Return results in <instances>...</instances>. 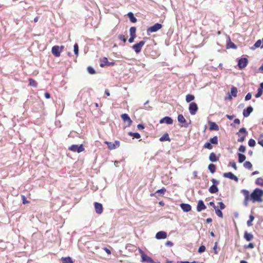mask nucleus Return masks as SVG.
<instances>
[{"label":"nucleus","instance_id":"393cba45","mask_svg":"<svg viewBox=\"0 0 263 263\" xmlns=\"http://www.w3.org/2000/svg\"><path fill=\"white\" fill-rule=\"evenodd\" d=\"M244 238L247 241H251L253 238V235L252 233H249L247 231L245 232Z\"/></svg>","mask_w":263,"mask_h":263},{"label":"nucleus","instance_id":"ddd939ff","mask_svg":"<svg viewBox=\"0 0 263 263\" xmlns=\"http://www.w3.org/2000/svg\"><path fill=\"white\" fill-rule=\"evenodd\" d=\"M141 261L143 262L146 263H160V262H156L154 261V260L147 256L145 253H142V257H141Z\"/></svg>","mask_w":263,"mask_h":263},{"label":"nucleus","instance_id":"20e7f679","mask_svg":"<svg viewBox=\"0 0 263 263\" xmlns=\"http://www.w3.org/2000/svg\"><path fill=\"white\" fill-rule=\"evenodd\" d=\"M162 27V25L160 23H156L152 26L149 27L147 30V35H149L151 33L156 32L159 29H160Z\"/></svg>","mask_w":263,"mask_h":263},{"label":"nucleus","instance_id":"6e6552de","mask_svg":"<svg viewBox=\"0 0 263 263\" xmlns=\"http://www.w3.org/2000/svg\"><path fill=\"white\" fill-rule=\"evenodd\" d=\"M177 120H178V121L180 124H181V126L182 127H184L185 128L188 127L189 124H191V121L189 123H187L186 122L185 119L184 118V117H183V116L182 114L178 115V117H177Z\"/></svg>","mask_w":263,"mask_h":263},{"label":"nucleus","instance_id":"39448f33","mask_svg":"<svg viewBox=\"0 0 263 263\" xmlns=\"http://www.w3.org/2000/svg\"><path fill=\"white\" fill-rule=\"evenodd\" d=\"M68 149L73 152H77L80 153L84 150L83 144L80 145L77 144H73L69 147Z\"/></svg>","mask_w":263,"mask_h":263},{"label":"nucleus","instance_id":"864d4df0","mask_svg":"<svg viewBox=\"0 0 263 263\" xmlns=\"http://www.w3.org/2000/svg\"><path fill=\"white\" fill-rule=\"evenodd\" d=\"M252 97V94L250 92H249L247 94V95L245 97V101H247L250 100L251 99Z\"/></svg>","mask_w":263,"mask_h":263},{"label":"nucleus","instance_id":"e433bc0d","mask_svg":"<svg viewBox=\"0 0 263 263\" xmlns=\"http://www.w3.org/2000/svg\"><path fill=\"white\" fill-rule=\"evenodd\" d=\"M243 166L247 169H251L252 167V164L250 161H246L243 163Z\"/></svg>","mask_w":263,"mask_h":263},{"label":"nucleus","instance_id":"4d7b16f0","mask_svg":"<svg viewBox=\"0 0 263 263\" xmlns=\"http://www.w3.org/2000/svg\"><path fill=\"white\" fill-rule=\"evenodd\" d=\"M246 248L253 249L254 248V245L253 243H249L248 246H245Z\"/></svg>","mask_w":263,"mask_h":263},{"label":"nucleus","instance_id":"338daca9","mask_svg":"<svg viewBox=\"0 0 263 263\" xmlns=\"http://www.w3.org/2000/svg\"><path fill=\"white\" fill-rule=\"evenodd\" d=\"M226 117L229 120H232L234 118L235 116L234 115L231 116V115H227Z\"/></svg>","mask_w":263,"mask_h":263},{"label":"nucleus","instance_id":"69168bd1","mask_svg":"<svg viewBox=\"0 0 263 263\" xmlns=\"http://www.w3.org/2000/svg\"><path fill=\"white\" fill-rule=\"evenodd\" d=\"M44 95H45V97L46 99H49L50 98V94L48 92H46L45 93Z\"/></svg>","mask_w":263,"mask_h":263},{"label":"nucleus","instance_id":"774afa93","mask_svg":"<svg viewBox=\"0 0 263 263\" xmlns=\"http://www.w3.org/2000/svg\"><path fill=\"white\" fill-rule=\"evenodd\" d=\"M209 204L213 206V208L214 209H216V208H217V206L215 205V203H214V202L213 201H211L210 203H209Z\"/></svg>","mask_w":263,"mask_h":263},{"label":"nucleus","instance_id":"5fc2aeb1","mask_svg":"<svg viewBox=\"0 0 263 263\" xmlns=\"http://www.w3.org/2000/svg\"><path fill=\"white\" fill-rule=\"evenodd\" d=\"M218 204L220 206V209L219 210H223L225 209L226 208V205H224V204L222 202H218Z\"/></svg>","mask_w":263,"mask_h":263},{"label":"nucleus","instance_id":"423d86ee","mask_svg":"<svg viewBox=\"0 0 263 263\" xmlns=\"http://www.w3.org/2000/svg\"><path fill=\"white\" fill-rule=\"evenodd\" d=\"M145 42L144 41H141L139 43L134 44L132 46V48L134 50L136 53L140 52L142 47L145 44Z\"/></svg>","mask_w":263,"mask_h":263},{"label":"nucleus","instance_id":"aec40b11","mask_svg":"<svg viewBox=\"0 0 263 263\" xmlns=\"http://www.w3.org/2000/svg\"><path fill=\"white\" fill-rule=\"evenodd\" d=\"M167 237V233L164 231H159L156 234V238L157 239H165Z\"/></svg>","mask_w":263,"mask_h":263},{"label":"nucleus","instance_id":"7ed1b4c3","mask_svg":"<svg viewBox=\"0 0 263 263\" xmlns=\"http://www.w3.org/2000/svg\"><path fill=\"white\" fill-rule=\"evenodd\" d=\"M211 181L212 182L213 184L210 187L209 191L211 194L216 193L218 191L217 185L219 183V182L214 178L211 180Z\"/></svg>","mask_w":263,"mask_h":263},{"label":"nucleus","instance_id":"a878e982","mask_svg":"<svg viewBox=\"0 0 263 263\" xmlns=\"http://www.w3.org/2000/svg\"><path fill=\"white\" fill-rule=\"evenodd\" d=\"M261 43H262V42H261V41L260 40H257V41L255 43V44H254V45H253V46L251 47L250 48V49L251 50H254L255 48H258V47H261Z\"/></svg>","mask_w":263,"mask_h":263},{"label":"nucleus","instance_id":"2eb2a0df","mask_svg":"<svg viewBox=\"0 0 263 263\" xmlns=\"http://www.w3.org/2000/svg\"><path fill=\"white\" fill-rule=\"evenodd\" d=\"M173 122V120L172 118L166 116L162 118L159 123L160 124L166 123V124H172Z\"/></svg>","mask_w":263,"mask_h":263},{"label":"nucleus","instance_id":"a211bd4d","mask_svg":"<svg viewBox=\"0 0 263 263\" xmlns=\"http://www.w3.org/2000/svg\"><path fill=\"white\" fill-rule=\"evenodd\" d=\"M253 108L251 106L247 107L243 110V116L244 117H248L250 116L251 113L253 111Z\"/></svg>","mask_w":263,"mask_h":263},{"label":"nucleus","instance_id":"5701e85b","mask_svg":"<svg viewBox=\"0 0 263 263\" xmlns=\"http://www.w3.org/2000/svg\"><path fill=\"white\" fill-rule=\"evenodd\" d=\"M210 130H216L217 131L219 130V126L218 125L214 122H210Z\"/></svg>","mask_w":263,"mask_h":263},{"label":"nucleus","instance_id":"f8f14e48","mask_svg":"<svg viewBox=\"0 0 263 263\" xmlns=\"http://www.w3.org/2000/svg\"><path fill=\"white\" fill-rule=\"evenodd\" d=\"M64 46H61L60 48L58 46H54L52 47L51 52L53 55L56 57H59L60 55L61 49H63Z\"/></svg>","mask_w":263,"mask_h":263},{"label":"nucleus","instance_id":"1a4fd4ad","mask_svg":"<svg viewBox=\"0 0 263 263\" xmlns=\"http://www.w3.org/2000/svg\"><path fill=\"white\" fill-rule=\"evenodd\" d=\"M136 28L135 27H132L129 29L130 37L128 39V42L130 43H133L136 37Z\"/></svg>","mask_w":263,"mask_h":263},{"label":"nucleus","instance_id":"a19ab883","mask_svg":"<svg viewBox=\"0 0 263 263\" xmlns=\"http://www.w3.org/2000/svg\"><path fill=\"white\" fill-rule=\"evenodd\" d=\"M105 143L107 144L109 149H116L114 143L111 142H106Z\"/></svg>","mask_w":263,"mask_h":263},{"label":"nucleus","instance_id":"f03ea898","mask_svg":"<svg viewBox=\"0 0 263 263\" xmlns=\"http://www.w3.org/2000/svg\"><path fill=\"white\" fill-rule=\"evenodd\" d=\"M247 131L246 128H241L239 132L236 133L239 138L237 139V141L239 142H242L245 141L246 135L247 134Z\"/></svg>","mask_w":263,"mask_h":263},{"label":"nucleus","instance_id":"0eeeda50","mask_svg":"<svg viewBox=\"0 0 263 263\" xmlns=\"http://www.w3.org/2000/svg\"><path fill=\"white\" fill-rule=\"evenodd\" d=\"M248 64V60L246 58H241L238 61L237 66L239 69L245 68Z\"/></svg>","mask_w":263,"mask_h":263},{"label":"nucleus","instance_id":"0e129e2a","mask_svg":"<svg viewBox=\"0 0 263 263\" xmlns=\"http://www.w3.org/2000/svg\"><path fill=\"white\" fill-rule=\"evenodd\" d=\"M217 247V242H216L215 243V245L213 247V250H214V252L216 254H217V252L216 251Z\"/></svg>","mask_w":263,"mask_h":263},{"label":"nucleus","instance_id":"f3484780","mask_svg":"<svg viewBox=\"0 0 263 263\" xmlns=\"http://www.w3.org/2000/svg\"><path fill=\"white\" fill-rule=\"evenodd\" d=\"M95 209L96 212L98 214H101L103 212V206L101 203L96 202L95 203Z\"/></svg>","mask_w":263,"mask_h":263},{"label":"nucleus","instance_id":"f704fd0d","mask_svg":"<svg viewBox=\"0 0 263 263\" xmlns=\"http://www.w3.org/2000/svg\"><path fill=\"white\" fill-rule=\"evenodd\" d=\"M254 219V217L252 215L249 216V219L247 221V225L248 227L252 226V221Z\"/></svg>","mask_w":263,"mask_h":263},{"label":"nucleus","instance_id":"09e8293b","mask_svg":"<svg viewBox=\"0 0 263 263\" xmlns=\"http://www.w3.org/2000/svg\"><path fill=\"white\" fill-rule=\"evenodd\" d=\"M246 149V146L243 145H240L238 148L239 152H241V153L245 152Z\"/></svg>","mask_w":263,"mask_h":263},{"label":"nucleus","instance_id":"052dcab7","mask_svg":"<svg viewBox=\"0 0 263 263\" xmlns=\"http://www.w3.org/2000/svg\"><path fill=\"white\" fill-rule=\"evenodd\" d=\"M22 197L23 203V204H26V203L28 202V201L27 200V199H26V198L25 196L22 195Z\"/></svg>","mask_w":263,"mask_h":263},{"label":"nucleus","instance_id":"de8ad7c7","mask_svg":"<svg viewBox=\"0 0 263 263\" xmlns=\"http://www.w3.org/2000/svg\"><path fill=\"white\" fill-rule=\"evenodd\" d=\"M229 165L233 167L235 170H237V167L236 164L234 161L230 162Z\"/></svg>","mask_w":263,"mask_h":263},{"label":"nucleus","instance_id":"e2e57ef3","mask_svg":"<svg viewBox=\"0 0 263 263\" xmlns=\"http://www.w3.org/2000/svg\"><path fill=\"white\" fill-rule=\"evenodd\" d=\"M72 258L69 256L67 257V263H73Z\"/></svg>","mask_w":263,"mask_h":263},{"label":"nucleus","instance_id":"72a5a7b5","mask_svg":"<svg viewBox=\"0 0 263 263\" xmlns=\"http://www.w3.org/2000/svg\"><path fill=\"white\" fill-rule=\"evenodd\" d=\"M194 99H195L194 96L191 94L187 95L185 97L186 101L187 103L190 102L194 100Z\"/></svg>","mask_w":263,"mask_h":263},{"label":"nucleus","instance_id":"412c9836","mask_svg":"<svg viewBox=\"0 0 263 263\" xmlns=\"http://www.w3.org/2000/svg\"><path fill=\"white\" fill-rule=\"evenodd\" d=\"M180 206L181 209L185 212H188L191 210L192 207L191 205L187 203H181Z\"/></svg>","mask_w":263,"mask_h":263},{"label":"nucleus","instance_id":"7c9ffc66","mask_svg":"<svg viewBox=\"0 0 263 263\" xmlns=\"http://www.w3.org/2000/svg\"><path fill=\"white\" fill-rule=\"evenodd\" d=\"M209 142L212 144H215V145L217 144L218 142V139L217 136H215L213 137V138H210Z\"/></svg>","mask_w":263,"mask_h":263},{"label":"nucleus","instance_id":"603ef678","mask_svg":"<svg viewBox=\"0 0 263 263\" xmlns=\"http://www.w3.org/2000/svg\"><path fill=\"white\" fill-rule=\"evenodd\" d=\"M119 39L122 41L124 43H125L126 42V38L124 35L120 34L119 35Z\"/></svg>","mask_w":263,"mask_h":263},{"label":"nucleus","instance_id":"cd10ccee","mask_svg":"<svg viewBox=\"0 0 263 263\" xmlns=\"http://www.w3.org/2000/svg\"><path fill=\"white\" fill-rule=\"evenodd\" d=\"M238 161L239 163H242L246 159V157L245 155L238 153Z\"/></svg>","mask_w":263,"mask_h":263},{"label":"nucleus","instance_id":"c9c22d12","mask_svg":"<svg viewBox=\"0 0 263 263\" xmlns=\"http://www.w3.org/2000/svg\"><path fill=\"white\" fill-rule=\"evenodd\" d=\"M255 183L258 185L263 186V178L261 177L258 178L256 180Z\"/></svg>","mask_w":263,"mask_h":263},{"label":"nucleus","instance_id":"c756f323","mask_svg":"<svg viewBox=\"0 0 263 263\" xmlns=\"http://www.w3.org/2000/svg\"><path fill=\"white\" fill-rule=\"evenodd\" d=\"M216 165L214 164L211 163L208 166V169L212 174H213L216 171Z\"/></svg>","mask_w":263,"mask_h":263},{"label":"nucleus","instance_id":"37998d69","mask_svg":"<svg viewBox=\"0 0 263 263\" xmlns=\"http://www.w3.org/2000/svg\"><path fill=\"white\" fill-rule=\"evenodd\" d=\"M228 48H232V49H236L237 46L233 42H230L229 43L227 44Z\"/></svg>","mask_w":263,"mask_h":263},{"label":"nucleus","instance_id":"ea45409f","mask_svg":"<svg viewBox=\"0 0 263 263\" xmlns=\"http://www.w3.org/2000/svg\"><path fill=\"white\" fill-rule=\"evenodd\" d=\"M215 210L216 214L219 217H220V218H222L223 217V214H222V212H221V210H219V209H217L216 208V209H215Z\"/></svg>","mask_w":263,"mask_h":263},{"label":"nucleus","instance_id":"bb28decb","mask_svg":"<svg viewBox=\"0 0 263 263\" xmlns=\"http://www.w3.org/2000/svg\"><path fill=\"white\" fill-rule=\"evenodd\" d=\"M127 16L132 23H136L137 21V18L134 16L133 13L129 12L127 13Z\"/></svg>","mask_w":263,"mask_h":263},{"label":"nucleus","instance_id":"4468645a","mask_svg":"<svg viewBox=\"0 0 263 263\" xmlns=\"http://www.w3.org/2000/svg\"><path fill=\"white\" fill-rule=\"evenodd\" d=\"M223 176L225 178H229L231 180H234L236 182L238 181V177L231 172L224 173L223 174Z\"/></svg>","mask_w":263,"mask_h":263},{"label":"nucleus","instance_id":"473e14b6","mask_svg":"<svg viewBox=\"0 0 263 263\" xmlns=\"http://www.w3.org/2000/svg\"><path fill=\"white\" fill-rule=\"evenodd\" d=\"M29 85L31 86H32L33 87H37V83L34 80H33V79L29 78Z\"/></svg>","mask_w":263,"mask_h":263},{"label":"nucleus","instance_id":"4be33fe9","mask_svg":"<svg viewBox=\"0 0 263 263\" xmlns=\"http://www.w3.org/2000/svg\"><path fill=\"white\" fill-rule=\"evenodd\" d=\"M105 66H109L110 64H109L107 58L104 57L100 60V66L101 67H104Z\"/></svg>","mask_w":263,"mask_h":263},{"label":"nucleus","instance_id":"2f4dec72","mask_svg":"<svg viewBox=\"0 0 263 263\" xmlns=\"http://www.w3.org/2000/svg\"><path fill=\"white\" fill-rule=\"evenodd\" d=\"M237 89L236 87L233 86L231 88V95L234 97H237Z\"/></svg>","mask_w":263,"mask_h":263},{"label":"nucleus","instance_id":"a18cd8bd","mask_svg":"<svg viewBox=\"0 0 263 263\" xmlns=\"http://www.w3.org/2000/svg\"><path fill=\"white\" fill-rule=\"evenodd\" d=\"M203 147L205 148H207L209 149H212L213 148V146L212 145V144L210 142L205 143Z\"/></svg>","mask_w":263,"mask_h":263},{"label":"nucleus","instance_id":"3c124183","mask_svg":"<svg viewBox=\"0 0 263 263\" xmlns=\"http://www.w3.org/2000/svg\"><path fill=\"white\" fill-rule=\"evenodd\" d=\"M262 95V91L261 90V89H259V88H258L257 92L255 95V97L259 98Z\"/></svg>","mask_w":263,"mask_h":263},{"label":"nucleus","instance_id":"dca6fc26","mask_svg":"<svg viewBox=\"0 0 263 263\" xmlns=\"http://www.w3.org/2000/svg\"><path fill=\"white\" fill-rule=\"evenodd\" d=\"M121 117L124 122H127L128 126H130L132 124L133 121L127 114H123L121 115Z\"/></svg>","mask_w":263,"mask_h":263},{"label":"nucleus","instance_id":"49530a36","mask_svg":"<svg viewBox=\"0 0 263 263\" xmlns=\"http://www.w3.org/2000/svg\"><path fill=\"white\" fill-rule=\"evenodd\" d=\"M205 247L203 245H201L198 248V252L199 253H202L204 252L205 251Z\"/></svg>","mask_w":263,"mask_h":263},{"label":"nucleus","instance_id":"6e6d98bb","mask_svg":"<svg viewBox=\"0 0 263 263\" xmlns=\"http://www.w3.org/2000/svg\"><path fill=\"white\" fill-rule=\"evenodd\" d=\"M141 137L140 134L138 133H134L133 134V138L135 139H139Z\"/></svg>","mask_w":263,"mask_h":263},{"label":"nucleus","instance_id":"6ab92c4d","mask_svg":"<svg viewBox=\"0 0 263 263\" xmlns=\"http://www.w3.org/2000/svg\"><path fill=\"white\" fill-rule=\"evenodd\" d=\"M196 208L197 211L198 212H201V211L205 210L206 208V207L204 204L203 201L200 200L198 201Z\"/></svg>","mask_w":263,"mask_h":263},{"label":"nucleus","instance_id":"4c0bfd02","mask_svg":"<svg viewBox=\"0 0 263 263\" xmlns=\"http://www.w3.org/2000/svg\"><path fill=\"white\" fill-rule=\"evenodd\" d=\"M258 143L263 147V133H261L259 135L258 139Z\"/></svg>","mask_w":263,"mask_h":263},{"label":"nucleus","instance_id":"f257e3e1","mask_svg":"<svg viewBox=\"0 0 263 263\" xmlns=\"http://www.w3.org/2000/svg\"><path fill=\"white\" fill-rule=\"evenodd\" d=\"M250 200L253 202L262 201V197H263V190L258 188H256L253 190L251 194H250Z\"/></svg>","mask_w":263,"mask_h":263},{"label":"nucleus","instance_id":"13d9d810","mask_svg":"<svg viewBox=\"0 0 263 263\" xmlns=\"http://www.w3.org/2000/svg\"><path fill=\"white\" fill-rule=\"evenodd\" d=\"M173 245H174L173 243L171 241H167L165 242V245L168 247H171L173 246Z\"/></svg>","mask_w":263,"mask_h":263},{"label":"nucleus","instance_id":"8fccbe9b","mask_svg":"<svg viewBox=\"0 0 263 263\" xmlns=\"http://www.w3.org/2000/svg\"><path fill=\"white\" fill-rule=\"evenodd\" d=\"M165 192H166V189L164 187H163L161 189L157 190L156 193L164 194Z\"/></svg>","mask_w":263,"mask_h":263},{"label":"nucleus","instance_id":"9b49d317","mask_svg":"<svg viewBox=\"0 0 263 263\" xmlns=\"http://www.w3.org/2000/svg\"><path fill=\"white\" fill-rule=\"evenodd\" d=\"M241 193L243 194V195L245 196V200L243 201V205L246 206H248V201L250 200V193L249 192L245 189L242 190L241 191Z\"/></svg>","mask_w":263,"mask_h":263},{"label":"nucleus","instance_id":"58836bf2","mask_svg":"<svg viewBox=\"0 0 263 263\" xmlns=\"http://www.w3.org/2000/svg\"><path fill=\"white\" fill-rule=\"evenodd\" d=\"M88 72L90 74H94L96 73V71L93 67L89 66L87 68Z\"/></svg>","mask_w":263,"mask_h":263},{"label":"nucleus","instance_id":"680f3d73","mask_svg":"<svg viewBox=\"0 0 263 263\" xmlns=\"http://www.w3.org/2000/svg\"><path fill=\"white\" fill-rule=\"evenodd\" d=\"M114 144L116 148L120 146V142L119 141H115Z\"/></svg>","mask_w":263,"mask_h":263},{"label":"nucleus","instance_id":"9d476101","mask_svg":"<svg viewBox=\"0 0 263 263\" xmlns=\"http://www.w3.org/2000/svg\"><path fill=\"white\" fill-rule=\"evenodd\" d=\"M198 107L195 102H191L189 105V109L191 115H194L196 114Z\"/></svg>","mask_w":263,"mask_h":263},{"label":"nucleus","instance_id":"79ce46f5","mask_svg":"<svg viewBox=\"0 0 263 263\" xmlns=\"http://www.w3.org/2000/svg\"><path fill=\"white\" fill-rule=\"evenodd\" d=\"M248 144H249V146H250V147H254L256 144V142L254 139H250L249 140Z\"/></svg>","mask_w":263,"mask_h":263},{"label":"nucleus","instance_id":"c85d7f7f","mask_svg":"<svg viewBox=\"0 0 263 263\" xmlns=\"http://www.w3.org/2000/svg\"><path fill=\"white\" fill-rule=\"evenodd\" d=\"M159 140L161 142L164 141H168L169 142L171 141V139L167 133L164 134L160 138Z\"/></svg>","mask_w":263,"mask_h":263},{"label":"nucleus","instance_id":"bf43d9fd","mask_svg":"<svg viewBox=\"0 0 263 263\" xmlns=\"http://www.w3.org/2000/svg\"><path fill=\"white\" fill-rule=\"evenodd\" d=\"M137 128L140 130L144 129V126L143 124H139L137 125Z\"/></svg>","mask_w":263,"mask_h":263},{"label":"nucleus","instance_id":"c03bdc74","mask_svg":"<svg viewBox=\"0 0 263 263\" xmlns=\"http://www.w3.org/2000/svg\"><path fill=\"white\" fill-rule=\"evenodd\" d=\"M73 51L76 55H78L79 53V46L77 43H76L73 46Z\"/></svg>","mask_w":263,"mask_h":263},{"label":"nucleus","instance_id":"b1692460","mask_svg":"<svg viewBox=\"0 0 263 263\" xmlns=\"http://www.w3.org/2000/svg\"><path fill=\"white\" fill-rule=\"evenodd\" d=\"M209 160L212 162H215L218 160V158L214 153L212 152L210 154Z\"/></svg>","mask_w":263,"mask_h":263}]
</instances>
